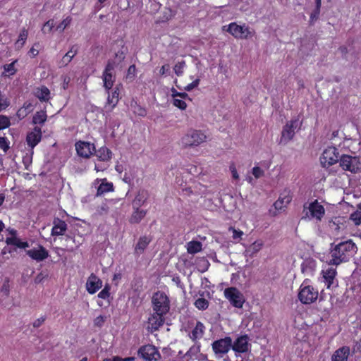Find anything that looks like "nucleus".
Listing matches in <instances>:
<instances>
[{
  "label": "nucleus",
  "instance_id": "nucleus-1",
  "mask_svg": "<svg viewBox=\"0 0 361 361\" xmlns=\"http://www.w3.org/2000/svg\"><path fill=\"white\" fill-rule=\"evenodd\" d=\"M357 247L351 240L341 242L336 245L330 251L331 259L328 264L330 265H339L342 262H347L350 256L356 252Z\"/></svg>",
  "mask_w": 361,
  "mask_h": 361
},
{
  "label": "nucleus",
  "instance_id": "nucleus-2",
  "mask_svg": "<svg viewBox=\"0 0 361 361\" xmlns=\"http://www.w3.org/2000/svg\"><path fill=\"white\" fill-rule=\"evenodd\" d=\"M226 31L236 39H247L252 37L255 32L245 24L238 25L231 23L228 25Z\"/></svg>",
  "mask_w": 361,
  "mask_h": 361
},
{
  "label": "nucleus",
  "instance_id": "nucleus-3",
  "mask_svg": "<svg viewBox=\"0 0 361 361\" xmlns=\"http://www.w3.org/2000/svg\"><path fill=\"white\" fill-rule=\"evenodd\" d=\"M153 310L161 314H166L170 310V301L166 294L157 291L154 293L152 298Z\"/></svg>",
  "mask_w": 361,
  "mask_h": 361
},
{
  "label": "nucleus",
  "instance_id": "nucleus-4",
  "mask_svg": "<svg viewBox=\"0 0 361 361\" xmlns=\"http://www.w3.org/2000/svg\"><path fill=\"white\" fill-rule=\"evenodd\" d=\"M301 122L298 118L291 119L283 128L281 136L280 138V144L286 145L290 141L295 133L296 130L300 128Z\"/></svg>",
  "mask_w": 361,
  "mask_h": 361
},
{
  "label": "nucleus",
  "instance_id": "nucleus-5",
  "mask_svg": "<svg viewBox=\"0 0 361 361\" xmlns=\"http://www.w3.org/2000/svg\"><path fill=\"white\" fill-rule=\"evenodd\" d=\"M340 166L345 171L352 173L361 171V158L350 155H342L340 157Z\"/></svg>",
  "mask_w": 361,
  "mask_h": 361
},
{
  "label": "nucleus",
  "instance_id": "nucleus-6",
  "mask_svg": "<svg viewBox=\"0 0 361 361\" xmlns=\"http://www.w3.org/2000/svg\"><path fill=\"white\" fill-rule=\"evenodd\" d=\"M206 140V135L200 130H190L182 137L184 147H194L200 145Z\"/></svg>",
  "mask_w": 361,
  "mask_h": 361
},
{
  "label": "nucleus",
  "instance_id": "nucleus-7",
  "mask_svg": "<svg viewBox=\"0 0 361 361\" xmlns=\"http://www.w3.org/2000/svg\"><path fill=\"white\" fill-rule=\"evenodd\" d=\"M298 297L302 304H311L317 299L318 291L312 286L305 285L303 283L300 287Z\"/></svg>",
  "mask_w": 361,
  "mask_h": 361
},
{
  "label": "nucleus",
  "instance_id": "nucleus-8",
  "mask_svg": "<svg viewBox=\"0 0 361 361\" xmlns=\"http://www.w3.org/2000/svg\"><path fill=\"white\" fill-rule=\"evenodd\" d=\"M224 295L235 307H243L245 300L243 294L236 288L230 287L226 288L224 290Z\"/></svg>",
  "mask_w": 361,
  "mask_h": 361
},
{
  "label": "nucleus",
  "instance_id": "nucleus-9",
  "mask_svg": "<svg viewBox=\"0 0 361 361\" xmlns=\"http://www.w3.org/2000/svg\"><path fill=\"white\" fill-rule=\"evenodd\" d=\"M338 150L335 147H327L322 153L320 158L321 164L323 167H329L340 161Z\"/></svg>",
  "mask_w": 361,
  "mask_h": 361
},
{
  "label": "nucleus",
  "instance_id": "nucleus-10",
  "mask_svg": "<svg viewBox=\"0 0 361 361\" xmlns=\"http://www.w3.org/2000/svg\"><path fill=\"white\" fill-rule=\"evenodd\" d=\"M212 350L219 357H222L232 347V338L226 336L214 341L212 344Z\"/></svg>",
  "mask_w": 361,
  "mask_h": 361
},
{
  "label": "nucleus",
  "instance_id": "nucleus-11",
  "mask_svg": "<svg viewBox=\"0 0 361 361\" xmlns=\"http://www.w3.org/2000/svg\"><path fill=\"white\" fill-rule=\"evenodd\" d=\"M250 338L247 335L238 336L234 342L232 341L231 349L235 353H243L249 350L251 344L249 343Z\"/></svg>",
  "mask_w": 361,
  "mask_h": 361
},
{
  "label": "nucleus",
  "instance_id": "nucleus-12",
  "mask_svg": "<svg viewBox=\"0 0 361 361\" xmlns=\"http://www.w3.org/2000/svg\"><path fill=\"white\" fill-rule=\"evenodd\" d=\"M164 314H161L159 312H154L148 319L147 329L151 333L157 331L160 326L164 323Z\"/></svg>",
  "mask_w": 361,
  "mask_h": 361
},
{
  "label": "nucleus",
  "instance_id": "nucleus-13",
  "mask_svg": "<svg viewBox=\"0 0 361 361\" xmlns=\"http://www.w3.org/2000/svg\"><path fill=\"white\" fill-rule=\"evenodd\" d=\"M78 154L84 158H88L93 151H95L94 145L87 142L79 141L75 144Z\"/></svg>",
  "mask_w": 361,
  "mask_h": 361
},
{
  "label": "nucleus",
  "instance_id": "nucleus-14",
  "mask_svg": "<svg viewBox=\"0 0 361 361\" xmlns=\"http://www.w3.org/2000/svg\"><path fill=\"white\" fill-rule=\"evenodd\" d=\"M307 209L309 212H306V216H308V213L310 212L311 217L315 218L317 220H321L325 213L324 207L317 200L311 202Z\"/></svg>",
  "mask_w": 361,
  "mask_h": 361
},
{
  "label": "nucleus",
  "instance_id": "nucleus-15",
  "mask_svg": "<svg viewBox=\"0 0 361 361\" xmlns=\"http://www.w3.org/2000/svg\"><path fill=\"white\" fill-rule=\"evenodd\" d=\"M171 103L180 109H185L187 104L186 99L190 100L185 92H173Z\"/></svg>",
  "mask_w": 361,
  "mask_h": 361
},
{
  "label": "nucleus",
  "instance_id": "nucleus-16",
  "mask_svg": "<svg viewBox=\"0 0 361 361\" xmlns=\"http://www.w3.org/2000/svg\"><path fill=\"white\" fill-rule=\"evenodd\" d=\"M26 254L37 262H42L49 257L48 251L42 245L37 248L26 250Z\"/></svg>",
  "mask_w": 361,
  "mask_h": 361
},
{
  "label": "nucleus",
  "instance_id": "nucleus-17",
  "mask_svg": "<svg viewBox=\"0 0 361 361\" xmlns=\"http://www.w3.org/2000/svg\"><path fill=\"white\" fill-rule=\"evenodd\" d=\"M102 287V281L94 274H91L86 283V289L90 294L95 293Z\"/></svg>",
  "mask_w": 361,
  "mask_h": 361
},
{
  "label": "nucleus",
  "instance_id": "nucleus-18",
  "mask_svg": "<svg viewBox=\"0 0 361 361\" xmlns=\"http://www.w3.org/2000/svg\"><path fill=\"white\" fill-rule=\"evenodd\" d=\"M114 63L109 62L103 73V82L106 89L110 90L114 84L113 72L114 70Z\"/></svg>",
  "mask_w": 361,
  "mask_h": 361
},
{
  "label": "nucleus",
  "instance_id": "nucleus-19",
  "mask_svg": "<svg viewBox=\"0 0 361 361\" xmlns=\"http://www.w3.org/2000/svg\"><path fill=\"white\" fill-rule=\"evenodd\" d=\"M42 131L39 127H35L33 130L29 133L26 137V141L27 145L31 147L34 148L38 142L41 140Z\"/></svg>",
  "mask_w": 361,
  "mask_h": 361
},
{
  "label": "nucleus",
  "instance_id": "nucleus-20",
  "mask_svg": "<svg viewBox=\"0 0 361 361\" xmlns=\"http://www.w3.org/2000/svg\"><path fill=\"white\" fill-rule=\"evenodd\" d=\"M350 355V348L343 346L337 349L331 356V361H348Z\"/></svg>",
  "mask_w": 361,
  "mask_h": 361
},
{
  "label": "nucleus",
  "instance_id": "nucleus-21",
  "mask_svg": "<svg viewBox=\"0 0 361 361\" xmlns=\"http://www.w3.org/2000/svg\"><path fill=\"white\" fill-rule=\"evenodd\" d=\"M54 226L51 230L52 235H63L64 232L67 230L66 223L59 218H55L53 221Z\"/></svg>",
  "mask_w": 361,
  "mask_h": 361
},
{
  "label": "nucleus",
  "instance_id": "nucleus-22",
  "mask_svg": "<svg viewBox=\"0 0 361 361\" xmlns=\"http://www.w3.org/2000/svg\"><path fill=\"white\" fill-rule=\"evenodd\" d=\"M323 278L327 288H331L334 285L336 270L334 268H329L322 271Z\"/></svg>",
  "mask_w": 361,
  "mask_h": 361
},
{
  "label": "nucleus",
  "instance_id": "nucleus-23",
  "mask_svg": "<svg viewBox=\"0 0 361 361\" xmlns=\"http://www.w3.org/2000/svg\"><path fill=\"white\" fill-rule=\"evenodd\" d=\"M151 241L152 238L149 236L144 235L140 237L135 247V254L137 255L142 254Z\"/></svg>",
  "mask_w": 361,
  "mask_h": 361
},
{
  "label": "nucleus",
  "instance_id": "nucleus-24",
  "mask_svg": "<svg viewBox=\"0 0 361 361\" xmlns=\"http://www.w3.org/2000/svg\"><path fill=\"white\" fill-rule=\"evenodd\" d=\"M149 197L148 192L145 190H140L133 201V209L140 208Z\"/></svg>",
  "mask_w": 361,
  "mask_h": 361
},
{
  "label": "nucleus",
  "instance_id": "nucleus-25",
  "mask_svg": "<svg viewBox=\"0 0 361 361\" xmlns=\"http://www.w3.org/2000/svg\"><path fill=\"white\" fill-rule=\"evenodd\" d=\"M152 345H145L141 346L138 351V356L145 361H152Z\"/></svg>",
  "mask_w": 361,
  "mask_h": 361
},
{
  "label": "nucleus",
  "instance_id": "nucleus-26",
  "mask_svg": "<svg viewBox=\"0 0 361 361\" xmlns=\"http://www.w3.org/2000/svg\"><path fill=\"white\" fill-rule=\"evenodd\" d=\"M204 334V326L201 322H197L195 328L192 329L191 333L190 334V338L195 341L197 339L201 338Z\"/></svg>",
  "mask_w": 361,
  "mask_h": 361
},
{
  "label": "nucleus",
  "instance_id": "nucleus-27",
  "mask_svg": "<svg viewBox=\"0 0 361 361\" xmlns=\"http://www.w3.org/2000/svg\"><path fill=\"white\" fill-rule=\"evenodd\" d=\"M96 156L100 161H106L111 159L112 152L106 147H102L97 151H94Z\"/></svg>",
  "mask_w": 361,
  "mask_h": 361
},
{
  "label": "nucleus",
  "instance_id": "nucleus-28",
  "mask_svg": "<svg viewBox=\"0 0 361 361\" xmlns=\"http://www.w3.org/2000/svg\"><path fill=\"white\" fill-rule=\"evenodd\" d=\"M34 109L33 105L30 102H25L23 106L19 109L16 113L19 119H23Z\"/></svg>",
  "mask_w": 361,
  "mask_h": 361
},
{
  "label": "nucleus",
  "instance_id": "nucleus-29",
  "mask_svg": "<svg viewBox=\"0 0 361 361\" xmlns=\"http://www.w3.org/2000/svg\"><path fill=\"white\" fill-rule=\"evenodd\" d=\"M262 245L263 244L261 241H255L246 248L245 251V256L250 257H253L257 252L261 250Z\"/></svg>",
  "mask_w": 361,
  "mask_h": 361
},
{
  "label": "nucleus",
  "instance_id": "nucleus-30",
  "mask_svg": "<svg viewBox=\"0 0 361 361\" xmlns=\"http://www.w3.org/2000/svg\"><path fill=\"white\" fill-rule=\"evenodd\" d=\"M147 212L140 208L134 209V212L130 218V223L138 224L146 215Z\"/></svg>",
  "mask_w": 361,
  "mask_h": 361
},
{
  "label": "nucleus",
  "instance_id": "nucleus-31",
  "mask_svg": "<svg viewBox=\"0 0 361 361\" xmlns=\"http://www.w3.org/2000/svg\"><path fill=\"white\" fill-rule=\"evenodd\" d=\"M77 50L73 49V47H72L62 58V59L59 61V66L63 67L67 66L71 60L73 59V57L76 55Z\"/></svg>",
  "mask_w": 361,
  "mask_h": 361
},
{
  "label": "nucleus",
  "instance_id": "nucleus-32",
  "mask_svg": "<svg viewBox=\"0 0 361 361\" xmlns=\"http://www.w3.org/2000/svg\"><path fill=\"white\" fill-rule=\"evenodd\" d=\"M6 243L7 245H13L19 248H24L29 247L27 242H22L19 238L16 237L6 238Z\"/></svg>",
  "mask_w": 361,
  "mask_h": 361
},
{
  "label": "nucleus",
  "instance_id": "nucleus-33",
  "mask_svg": "<svg viewBox=\"0 0 361 361\" xmlns=\"http://www.w3.org/2000/svg\"><path fill=\"white\" fill-rule=\"evenodd\" d=\"M106 179H104L102 183L97 188V195H102L105 192H111L114 190L113 183L104 182Z\"/></svg>",
  "mask_w": 361,
  "mask_h": 361
},
{
  "label": "nucleus",
  "instance_id": "nucleus-34",
  "mask_svg": "<svg viewBox=\"0 0 361 361\" xmlns=\"http://www.w3.org/2000/svg\"><path fill=\"white\" fill-rule=\"evenodd\" d=\"M17 61H18L17 60H15L9 64L4 65V72L2 74L4 76H7V77L13 75L17 71V69L16 68V64L17 63Z\"/></svg>",
  "mask_w": 361,
  "mask_h": 361
},
{
  "label": "nucleus",
  "instance_id": "nucleus-35",
  "mask_svg": "<svg viewBox=\"0 0 361 361\" xmlns=\"http://www.w3.org/2000/svg\"><path fill=\"white\" fill-rule=\"evenodd\" d=\"M202 243L199 241H190L188 243L187 250L190 254H195L201 251Z\"/></svg>",
  "mask_w": 361,
  "mask_h": 361
},
{
  "label": "nucleus",
  "instance_id": "nucleus-36",
  "mask_svg": "<svg viewBox=\"0 0 361 361\" xmlns=\"http://www.w3.org/2000/svg\"><path fill=\"white\" fill-rule=\"evenodd\" d=\"M27 36L28 31L25 28L22 29L18 36V39L16 42V47L17 49H20L24 46L27 40Z\"/></svg>",
  "mask_w": 361,
  "mask_h": 361
},
{
  "label": "nucleus",
  "instance_id": "nucleus-37",
  "mask_svg": "<svg viewBox=\"0 0 361 361\" xmlns=\"http://www.w3.org/2000/svg\"><path fill=\"white\" fill-rule=\"evenodd\" d=\"M47 119V114L44 111H37L33 116L32 122L34 124H43Z\"/></svg>",
  "mask_w": 361,
  "mask_h": 361
},
{
  "label": "nucleus",
  "instance_id": "nucleus-38",
  "mask_svg": "<svg viewBox=\"0 0 361 361\" xmlns=\"http://www.w3.org/2000/svg\"><path fill=\"white\" fill-rule=\"evenodd\" d=\"M195 306L200 310H204L208 308L209 302L203 298L197 299L194 303Z\"/></svg>",
  "mask_w": 361,
  "mask_h": 361
},
{
  "label": "nucleus",
  "instance_id": "nucleus-39",
  "mask_svg": "<svg viewBox=\"0 0 361 361\" xmlns=\"http://www.w3.org/2000/svg\"><path fill=\"white\" fill-rule=\"evenodd\" d=\"M119 100V92H112V95L109 94L107 97V103L114 108Z\"/></svg>",
  "mask_w": 361,
  "mask_h": 361
},
{
  "label": "nucleus",
  "instance_id": "nucleus-40",
  "mask_svg": "<svg viewBox=\"0 0 361 361\" xmlns=\"http://www.w3.org/2000/svg\"><path fill=\"white\" fill-rule=\"evenodd\" d=\"M315 4H316L315 9L310 15V22L311 23H313L314 20H316L319 16L322 1L319 0V3H317V1H315Z\"/></svg>",
  "mask_w": 361,
  "mask_h": 361
},
{
  "label": "nucleus",
  "instance_id": "nucleus-41",
  "mask_svg": "<svg viewBox=\"0 0 361 361\" xmlns=\"http://www.w3.org/2000/svg\"><path fill=\"white\" fill-rule=\"evenodd\" d=\"M290 202V198L286 197L283 199L279 198L274 204V206L276 209H281L283 207H286Z\"/></svg>",
  "mask_w": 361,
  "mask_h": 361
},
{
  "label": "nucleus",
  "instance_id": "nucleus-42",
  "mask_svg": "<svg viewBox=\"0 0 361 361\" xmlns=\"http://www.w3.org/2000/svg\"><path fill=\"white\" fill-rule=\"evenodd\" d=\"M185 67V63L184 61L178 62L173 68L174 72L177 75H181L183 73V70Z\"/></svg>",
  "mask_w": 361,
  "mask_h": 361
},
{
  "label": "nucleus",
  "instance_id": "nucleus-43",
  "mask_svg": "<svg viewBox=\"0 0 361 361\" xmlns=\"http://www.w3.org/2000/svg\"><path fill=\"white\" fill-rule=\"evenodd\" d=\"M72 18L68 16L56 27V30L63 32L71 23Z\"/></svg>",
  "mask_w": 361,
  "mask_h": 361
},
{
  "label": "nucleus",
  "instance_id": "nucleus-44",
  "mask_svg": "<svg viewBox=\"0 0 361 361\" xmlns=\"http://www.w3.org/2000/svg\"><path fill=\"white\" fill-rule=\"evenodd\" d=\"M54 26V20H49L44 24V25L42 28V31L44 34L49 33L52 31Z\"/></svg>",
  "mask_w": 361,
  "mask_h": 361
},
{
  "label": "nucleus",
  "instance_id": "nucleus-45",
  "mask_svg": "<svg viewBox=\"0 0 361 361\" xmlns=\"http://www.w3.org/2000/svg\"><path fill=\"white\" fill-rule=\"evenodd\" d=\"M11 125L9 118L4 115H0V130L8 128Z\"/></svg>",
  "mask_w": 361,
  "mask_h": 361
},
{
  "label": "nucleus",
  "instance_id": "nucleus-46",
  "mask_svg": "<svg viewBox=\"0 0 361 361\" xmlns=\"http://www.w3.org/2000/svg\"><path fill=\"white\" fill-rule=\"evenodd\" d=\"M110 286L106 284L104 288L99 293L98 297L102 299H107L110 295Z\"/></svg>",
  "mask_w": 361,
  "mask_h": 361
},
{
  "label": "nucleus",
  "instance_id": "nucleus-47",
  "mask_svg": "<svg viewBox=\"0 0 361 361\" xmlns=\"http://www.w3.org/2000/svg\"><path fill=\"white\" fill-rule=\"evenodd\" d=\"M50 92H36L35 97L41 102H46L50 99Z\"/></svg>",
  "mask_w": 361,
  "mask_h": 361
},
{
  "label": "nucleus",
  "instance_id": "nucleus-48",
  "mask_svg": "<svg viewBox=\"0 0 361 361\" xmlns=\"http://www.w3.org/2000/svg\"><path fill=\"white\" fill-rule=\"evenodd\" d=\"M350 219L354 221L355 224H361V211H356L351 214Z\"/></svg>",
  "mask_w": 361,
  "mask_h": 361
},
{
  "label": "nucleus",
  "instance_id": "nucleus-49",
  "mask_svg": "<svg viewBox=\"0 0 361 361\" xmlns=\"http://www.w3.org/2000/svg\"><path fill=\"white\" fill-rule=\"evenodd\" d=\"M136 75V68L135 65H131L127 72L126 78L132 80Z\"/></svg>",
  "mask_w": 361,
  "mask_h": 361
},
{
  "label": "nucleus",
  "instance_id": "nucleus-50",
  "mask_svg": "<svg viewBox=\"0 0 361 361\" xmlns=\"http://www.w3.org/2000/svg\"><path fill=\"white\" fill-rule=\"evenodd\" d=\"M106 317H104V316H99L97 317H96L94 319V326H97L98 328H101L102 326H103L105 321H106Z\"/></svg>",
  "mask_w": 361,
  "mask_h": 361
},
{
  "label": "nucleus",
  "instance_id": "nucleus-51",
  "mask_svg": "<svg viewBox=\"0 0 361 361\" xmlns=\"http://www.w3.org/2000/svg\"><path fill=\"white\" fill-rule=\"evenodd\" d=\"M301 271L302 273L304 274H312V271H313V269L312 267L310 265V264L307 263V262H303L302 264H301Z\"/></svg>",
  "mask_w": 361,
  "mask_h": 361
},
{
  "label": "nucleus",
  "instance_id": "nucleus-52",
  "mask_svg": "<svg viewBox=\"0 0 361 361\" xmlns=\"http://www.w3.org/2000/svg\"><path fill=\"white\" fill-rule=\"evenodd\" d=\"M0 148L2 149L5 152L9 149L7 139L5 137H0Z\"/></svg>",
  "mask_w": 361,
  "mask_h": 361
},
{
  "label": "nucleus",
  "instance_id": "nucleus-53",
  "mask_svg": "<svg viewBox=\"0 0 361 361\" xmlns=\"http://www.w3.org/2000/svg\"><path fill=\"white\" fill-rule=\"evenodd\" d=\"M252 174L256 178H259L264 175V171L258 166H255L252 169Z\"/></svg>",
  "mask_w": 361,
  "mask_h": 361
},
{
  "label": "nucleus",
  "instance_id": "nucleus-54",
  "mask_svg": "<svg viewBox=\"0 0 361 361\" xmlns=\"http://www.w3.org/2000/svg\"><path fill=\"white\" fill-rule=\"evenodd\" d=\"M152 353V361H159L161 359V355H160L159 350L154 345H153Z\"/></svg>",
  "mask_w": 361,
  "mask_h": 361
},
{
  "label": "nucleus",
  "instance_id": "nucleus-55",
  "mask_svg": "<svg viewBox=\"0 0 361 361\" xmlns=\"http://www.w3.org/2000/svg\"><path fill=\"white\" fill-rule=\"evenodd\" d=\"M97 212L99 215H104V214H107V212H108L107 205L106 204H102V205L98 207Z\"/></svg>",
  "mask_w": 361,
  "mask_h": 361
},
{
  "label": "nucleus",
  "instance_id": "nucleus-56",
  "mask_svg": "<svg viewBox=\"0 0 361 361\" xmlns=\"http://www.w3.org/2000/svg\"><path fill=\"white\" fill-rule=\"evenodd\" d=\"M200 80L195 79L192 82L189 83L186 87L185 90H192V89L197 87L199 85Z\"/></svg>",
  "mask_w": 361,
  "mask_h": 361
},
{
  "label": "nucleus",
  "instance_id": "nucleus-57",
  "mask_svg": "<svg viewBox=\"0 0 361 361\" xmlns=\"http://www.w3.org/2000/svg\"><path fill=\"white\" fill-rule=\"evenodd\" d=\"M169 72L170 66L169 64L162 66L159 71V73L162 75H167Z\"/></svg>",
  "mask_w": 361,
  "mask_h": 361
},
{
  "label": "nucleus",
  "instance_id": "nucleus-58",
  "mask_svg": "<svg viewBox=\"0 0 361 361\" xmlns=\"http://www.w3.org/2000/svg\"><path fill=\"white\" fill-rule=\"evenodd\" d=\"M46 319V317H41L40 318L36 319L34 322H33V327L35 328H38L45 321Z\"/></svg>",
  "mask_w": 361,
  "mask_h": 361
},
{
  "label": "nucleus",
  "instance_id": "nucleus-59",
  "mask_svg": "<svg viewBox=\"0 0 361 361\" xmlns=\"http://www.w3.org/2000/svg\"><path fill=\"white\" fill-rule=\"evenodd\" d=\"M243 234V231H237L235 229H233V239H237L241 237V235Z\"/></svg>",
  "mask_w": 361,
  "mask_h": 361
},
{
  "label": "nucleus",
  "instance_id": "nucleus-60",
  "mask_svg": "<svg viewBox=\"0 0 361 361\" xmlns=\"http://www.w3.org/2000/svg\"><path fill=\"white\" fill-rule=\"evenodd\" d=\"M230 169L231 171L233 178L235 179H238L239 176L235 167L234 166H231Z\"/></svg>",
  "mask_w": 361,
  "mask_h": 361
},
{
  "label": "nucleus",
  "instance_id": "nucleus-61",
  "mask_svg": "<svg viewBox=\"0 0 361 361\" xmlns=\"http://www.w3.org/2000/svg\"><path fill=\"white\" fill-rule=\"evenodd\" d=\"M29 54L32 57H35L37 55H38L39 51L34 47H32L29 51Z\"/></svg>",
  "mask_w": 361,
  "mask_h": 361
},
{
  "label": "nucleus",
  "instance_id": "nucleus-62",
  "mask_svg": "<svg viewBox=\"0 0 361 361\" xmlns=\"http://www.w3.org/2000/svg\"><path fill=\"white\" fill-rule=\"evenodd\" d=\"M44 279L43 274L42 273L39 274L35 279V283H39L42 281Z\"/></svg>",
  "mask_w": 361,
  "mask_h": 361
},
{
  "label": "nucleus",
  "instance_id": "nucleus-63",
  "mask_svg": "<svg viewBox=\"0 0 361 361\" xmlns=\"http://www.w3.org/2000/svg\"><path fill=\"white\" fill-rule=\"evenodd\" d=\"M136 114H137L140 116H145L146 115V110L145 109H142L141 107L138 108L137 111H135Z\"/></svg>",
  "mask_w": 361,
  "mask_h": 361
},
{
  "label": "nucleus",
  "instance_id": "nucleus-64",
  "mask_svg": "<svg viewBox=\"0 0 361 361\" xmlns=\"http://www.w3.org/2000/svg\"><path fill=\"white\" fill-rule=\"evenodd\" d=\"M103 361H122V358L118 356H114L112 360L111 359H104Z\"/></svg>",
  "mask_w": 361,
  "mask_h": 361
}]
</instances>
